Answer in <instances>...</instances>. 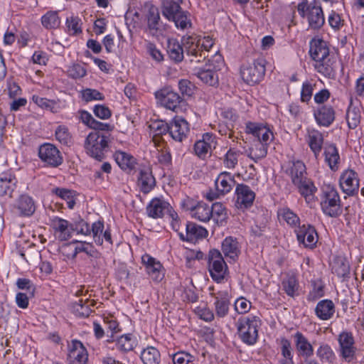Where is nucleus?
<instances>
[{
    "label": "nucleus",
    "instance_id": "obj_1",
    "mask_svg": "<svg viewBox=\"0 0 364 364\" xmlns=\"http://www.w3.org/2000/svg\"><path fill=\"white\" fill-rule=\"evenodd\" d=\"M182 0H166L161 6L162 15L170 21H173L177 28L185 30L191 28L192 23L190 14L181 7Z\"/></svg>",
    "mask_w": 364,
    "mask_h": 364
},
{
    "label": "nucleus",
    "instance_id": "obj_2",
    "mask_svg": "<svg viewBox=\"0 0 364 364\" xmlns=\"http://www.w3.org/2000/svg\"><path fill=\"white\" fill-rule=\"evenodd\" d=\"M261 320L257 316H240L235 323L237 333L242 343L247 346L255 345L258 339V328Z\"/></svg>",
    "mask_w": 364,
    "mask_h": 364
},
{
    "label": "nucleus",
    "instance_id": "obj_3",
    "mask_svg": "<svg viewBox=\"0 0 364 364\" xmlns=\"http://www.w3.org/2000/svg\"><path fill=\"white\" fill-rule=\"evenodd\" d=\"M157 105L166 109L178 112L182 110L186 105V101L171 87L166 86L154 92Z\"/></svg>",
    "mask_w": 364,
    "mask_h": 364
},
{
    "label": "nucleus",
    "instance_id": "obj_4",
    "mask_svg": "<svg viewBox=\"0 0 364 364\" xmlns=\"http://www.w3.org/2000/svg\"><path fill=\"white\" fill-rule=\"evenodd\" d=\"M208 267L211 278L217 283L228 280V267L221 252L216 250H210L208 255Z\"/></svg>",
    "mask_w": 364,
    "mask_h": 364
},
{
    "label": "nucleus",
    "instance_id": "obj_5",
    "mask_svg": "<svg viewBox=\"0 0 364 364\" xmlns=\"http://www.w3.org/2000/svg\"><path fill=\"white\" fill-rule=\"evenodd\" d=\"M183 42L186 55L190 57V61L195 63L205 60L208 58L206 53L213 44L210 39L203 40L200 43V40H197L196 38L192 36L184 38Z\"/></svg>",
    "mask_w": 364,
    "mask_h": 364
},
{
    "label": "nucleus",
    "instance_id": "obj_6",
    "mask_svg": "<svg viewBox=\"0 0 364 364\" xmlns=\"http://www.w3.org/2000/svg\"><path fill=\"white\" fill-rule=\"evenodd\" d=\"M108 148V136L99 132H92L86 137L85 149L91 157L101 161Z\"/></svg>",
    "mask_w": 364,
    "mask_h": 364
},
{
    "label": "nucleus",
    "instance_id": "obj_7",
    "mask_svg": "<svg viewBox=\"0 0 364 364\" xmlns=\"http://www.w3.org/2000/svg\"><path fill=\"white\" fill-rule=\"evenodd\" d=\"M265 65L266 60L263 58H258L251 63L242 65L240 75L244 82L253 85L262 81L266 72Z\"/></svg>",
    "mask_w": 364,
    "mask_h": 364
},
{
    "label": "nucleus",
    "instance_id": "obj_8",
    "mask_svg": "<svg viewBox=\"0 0 364 364\" xmlns=\"http://www.w3.org/2000/svg\"><path fill=\"white\" fill-rule=\"evenodd\" d=\"M337 340L339 354L342 359L347 363H351L355 360L357 348L353 333L347 331H342Z\"/></svg>",
    "mask_w": 364,
    "mask_h": 364
},
{
    "label": "nucleus",
    "instance_id": "obj_9",
    "mask_svg": "<svg viewBox=\"0 0 364 364\" xmlns=\"http://www.w3.org/2000/svg\"><path fill=\"white\" fill-rule=\"evenodd\" d=\"M181 205L186 210L190 212L193 218L200 221L208 222L211 219L210 206L203 201L196 203L188 198L182 202Z\"/></svg>",
    "mask_w": 364,
    "mask_h": 364
},
{
    "label": "nucleus",
    "instance_id": "obj_10",
    "mask_svg": "<svg viewBox=\"0 0 364 364\" xmlns=\"http://www.w3.org/2000/svg\"><path fill=\"white\" fill-rule=\"evenodd\" d=\"M38 156L46 166L53 168L62 164L63 161L58 148L50 143H45L39 146Z\"/></svg>",
    "mask_w": 364,
    "mask_h": 364
},
{
    "label": "nucleus",
    "instance_id": "obj_11",
    "mask_svg": "<svg viewBox=\"0 0 364 364\" xmlns=\"http://www.w3.org/2000/svg\"><path fill=\"white\" fill-rule=\"evenodd\" d=\"M141 263L152 281L159 283L164 279L166 270L159 260L146 253L141 256Z\"/></svg>",
    "mask_w": 364,
    "mask_h": 364
},
{
    "label": "nucleus",
    "instance_id": "obj_12",
    "mask_svg": "<svg viewBox=\"0 0 364 364\" xmlns=\"http://www.w3.org/2000/svg\"><path fill=\"white\" fill-rule=\"evenodd\" d=\"M235 196V207L243 211L251 208L255 199V193L243 183L237 184Z\"/></svg>",
    "mask_w": 364,
    "mask_h": 364
},
{
    "label": "nucleus",
    "instance_id": "obj_13",
    "mask_svg": "<svg viewBox=\"0 0 364 364\" xmlns=\"http://www.w3.org/2000/svg\"><path fill=\"white\" fill-rule=\"evenodd\" d=\"M321 205L326 215L338 216L341 213V200L338 192L333 188L326 192L324 200H322Z\"/></svg>",
    "mask_w": 364,
    "mask_h": 364
},
{
    "label": "nucleus",
    "instance_id": "obj_14",
    "mask_svg": "<svg viewBox=\"0 0 364 364\" xmlns=\"http://www.w3.org/2000/svg\"><path fill=\"white\" fill-rule=\"evenodd\" d=\"M340 186L343 192L348 196H354L358 193L359 179L358 173L348 169L342 173L339 179Z\"/></svg>",
    "mask_w": 364,
    "mask_h": 364
},
{
    "label": "nucleus",
    "instance_id": "obj_15",
    "mask_svg": "<svg viewBox=\"0 0 364 364\" xmlns=\"http://www.w3.org/2000/svg\"><path fill=\"white\" fill-rule=\"evenodd\" d=\"M296 238L300 244L305 247L313 249L318 242V234L314 226L303 225L295 229Z\"/></svg>",
    "mask_w": 364,
    "mask_h": 364
},
{
    "label": "nucleus",
    "instance_id": "obj_16",
    "mask_svg": "<svg viewBox=\"0 0 364 364\" xmlns=\"http://www.w3.org/2000/svg\"><path fill=\"white\" fill-rule=\"evenodd\" d=\"M292 338L298 355L306 360H310L314 354V348L308 338L299 331L292 335Z\"/></svg>",
    "mask_w": 364,
    "mask_h": 364
},
{
    "label": "nucleus",
    "instance_id": "obj_17",
    "mask_svg": "<svg viewBox=\"0 0 364 364\" xmlns=\"http://www.w3.org/2000/svg\"><path fill=\"white\" fill-rule=\"evenodd\" d=\"M190 131L188 122L182 117H175L169 123V136L176 141L181 142Z\"/></svg>",
    "mask_w": 364,
    "mask_h": 364
},
{
    "label": "nucleus",
    "instance_id": "obj_18",
    "mask_svg": "<svg viewBox=\"0 0 364 364\" xmlns=\"http://www.w3.org/2000/svg\"><path fill=\"white\" fill-rule=\"evenodd\" d=\"M69 364H87L88 353L82 342L73 340L69 345V353L68 356Z\"/></svg>",
    "mask_w": 364,
    "mask_h": 364
},
{
    "label": "nucleus",
    "instance_id": "obj_19",
    "mask_svg": "<svg viewBox=\"0 0 364 364\" xmlns=\"http://www.w3.org/2000/svg\"><path fill=\"white\" fill-rule=\"evenodd\" d=\"M246 129L247 133L252 134L258 139V143L268 146L274 139L272 130L262 124L248 122L246 124Z\"/></svg>",
    "mask_w": 364,
    "mask_h": 364
},
{
    "label": "nucleus",
    "instance_id": "obj_20",
    "mask_svg": "<svg viewBox=\"0 0 364 364\" xmlns=\"http://www.w3.org/2000/svg\"><path fill=\"white\" fill-rule=\"evenodd\" d=\"M178 235L183 241L196 242L205 238L208 236V230L195 223L188 222L186 224V234L178 232Z\"/></svg>",
    "mask_w": 364,
    "mask_h": 364
},
{
    "label": "nucleus",
    "instance_id": "obj_21",
    "mask_svg": "<svg viewBox=\"0 0 364 364\" xmlns=\"http://www.w3.org/2000/svg\"><path fill=\"white\" fill-rule=\"evenodd\" d=\"M50 226L58 234V238L60 241H66L71 238V222L59 217H53L50 219Z\"/></svg>",
    "mask_w": 364,
    "mask_h": 364
},
{
    "label": "nucleus",
    "instance_id": "obj_22",
    "mask_svg": "<svg viewBox=\"0 0 364 364\" xmlns=\"http://www.w3.org/2000/svg\"><path fill=\"white\" fill-rule=\"evenodd\" d=\"M215 136L213 134L205 133L203 135L202 139L198 140L194 144V152L200 159H204L213 146L215 145Z\"/></svg>",
    "mask_w": 364,
    "mask_h": 364
},
{
    "label": "nucleus",
    "instance_id": "obj_23",
    "mask_svg": "<svg viewBox=\"0 0 364 364\" xmlns=\"http://www.w3.org/2000/svg\"><path fill=\"white\" fill-rule=\"evenodd\" d=\"M14 209L21 216H31L36 211L35 201L30 196L23 194L17 199Z\"/></svg>",
    "mask_w": 364,
    "mask_h": 364
},
{
    "label": "nucleus",
    "instance_id": "obj_24",
    "mask_svg": "<svg viewBox=\"0 0 364 364\" xmlns=\"http://www.w3.org/2000/svg\"><path fill=\"white\" fill-rule=\"evenodd\" d=\"M314 116L318 125L328 127L335 119V110L331 105H322L314 110Z\"/></svg>",
    "mask_w": 364,
    "mask_h": 364
},
{
    "label": "nucleus",
    "instance_id": "obj_25",
    "mask_svg": "<svg viewBox=\"0 0 364 364\" xmlns=\"http://www.w3.org/2000/svg\"><path fill=\"white\" fill-rule=\"evenodd\" d=\"M17 179L11 172H4L0 174V196L12 197L16 188Z\"/></svg>",
    "mask_w": 364,
    "mask_h": 364
},
{
    "label": "nucleus",
    "instance_id": "obj_26",
    "mask_svg": "<svg viewBox=\"0 0 364 364\" xmlns=\"http://www.w3.org/2000/svg\"><path fill=\"white\" fill-rule=\"evenodd\" d=\"M309 54L315 62L330 55L326 42L322 39L313 38L310 41Z\"/></svg>",
    "mask_w": 364,
    "mask_h": 364
},
{
    "label": "nucleus",
    "instance_id": "obj_27",
    "mask_svg": "<svg viewBox=\"0 0 364 364\" xmlns=\"http://www.w3.org/2000/svg\"><path fill=\"white\" fill-rule=\"evenodd\" d=\"M170 204L158 198H153L146 207V212L150 218L156 219L163 218L166 210H169Z\"/></svg>",
    "mask_w": 364,
    "mask_h": 364
},
{
    "label": "nucleus",
    "instance_id": "obj_28",
    "mask_svg": "<svg viewBox=\"0 0 364 364\" xmlns=\"http://www.w3.org/2000/svg\"><path fill=\"white\" fill-rule=\"evenodd\" d=\"M186 38L183 37L182 40ZM186 52V48L183 45V41H181V43H179L176 39L171 38L168 39L167 42V53L168 55L169 58L175 62L176 63H178L182 62L184 58V53Z\"/></svg>",
    "mask_w": 364,
    "mask_h": 364
},
{
    "label": "nucleus",
    "instance_id": "obj_29",
    "mask_svg": "<svg viewBox=\"0 0 364 364\" xmlns=\"http://www.w3.org/2000/svg\"><path fill=\"white\" fill-rule=\"evenodd\" d=\"M95 304L96 301L93 299L81 298L72 304L71 310L76 316L86 318L92 312L91 307Z\"/></svg>",
    "mask_w": 364,
    "mask_h": 364
},
{
    "label": "nucleus",
    "instance_id": "obj_30",
    "mask_svg": "<svg viewBox=\"0 0 364 364\" xmlns=\"http://www.w3.org/2000/svg\"><path fill=\"white\" fill-rule=\"evenodd\" d=\"M138 186L144 193H149L155 186V178L152 175L150 168L145 167L140 169L138 181Z\"/></svg>",
    "mask_w": 364,
    "mask_h": 364
},
{
    "label": "nucleus",
    "instance_id": "obj_31",
    "mask_svg": "<svg viewBox=\"0 0 364 364\" xmlns=\"http://www.w3.org/2000/svg\"><path fill=\"white\" fill-rule=\"evenodd\" d=\"M222 251L229 262H235L240 253L238 242L232 237H226L222 242Z\"/></svg>",
    "mask_w": 364,
    "mask_h": 364
},
{
    "label": "nucleus",
    "instance_id": "obj_32",
    "mask_svg": "<svg viewBox=\"0 0 364 364\" xmlns=\"http://www.w3.org/2000/svg\"><path fill=\"white\" fill-rule=\"evenodd\" d=\"M335 309V305L331 300L323 299L317 303L314 312L320 320L327 321L333 316Z\"/></svg>",
    "mask_w": 364,
    "mask_h": 364
},
{
    "label": "nucleus",
    "instance_id": "obj_33",
    "mask_svg": "<svg viewBox=\"0 0 364 364\" xmlns=\"http://www.w3.org/2000/svg\"><path fill=\"white\" fill-rule=\"evenodd\" d=\"M234 176L228 172L220 173L215 180L217 191L222 195L229 193L235 185Z\"/></svg>",
    "mask_w": 364,
    "mask_h": 364
},
{
    "label": "nucleus",
    "instance_id": "obj_34",
    "mask_svg": "<svg viewBox=\"0 0 364 364\" xmlns=\"http://www.w3.org/2000/svg\"><path fill=\"white\" fill-rule=\"evenodd\" d=\"M314 68L325 77L331 79L336 77V61L330 55L315 62Z\"/></svg>",
    "mask_w": 364,
    "mask_h": 364
},
{
    "label": "nucleus",
    "instance_id": "obj_35",
    "mask_svg": "<svg viewBox=\"0 0 364 364\" xmlns=\"http://www.w3.org/2000/svg\"><path fill=\"white\" fill-rule=\"evenodd\" d=\"M306 141L316 158H318L323 144V136L319 131L308 129Z\"/></svg>",
    "mask_w": 364,
    "mask_h": 364
},
{
    "label": "nucleus",
    "instance_id": "obj_36",
    "mask_svg": "<svg viewBox=\"0 0 364 364\" xmlns=\"http://www.w3.org/2000/svg\"><path fill=\"white\" fill-rule=\"evenodd\" d=\"M316 355L322 364H333L336 355L332 347L327 343L322 342L316 350Z\"/></svg>",
    "mask_w": 364,
    "mask_h": 364
},
{
    "label": "nucleus",
    "instance_id": "obj_37",
    "mask_svg": "<svg viewBox=\"0 0 364 364\" xmlns=\"http://www.w3.org/2000/svg\"><path fill=\"white\" fill-rule=\"evenodd\" d=\"M306 201L311 200L317 188L308 177L294 184Z\"/></svg>",
    "mask_w": 364,
    "mask_h": 364
},
{
    "label": "nucleus",
    "instance_id": "obj_38",
    "mask_svg": "<svg viewBox=\"0 0 364 364\" xmlns=\"http://www.w3.org/2000/svg\"><path fill=\"white\" fill-rule=\"evenodd\" d=\"M307 17L309 26L313 29H318L324 24V16L321 6H312Z\"/></svg>",
    "mask_w": 364,
    "mask_h": 364
},
{
    "label": "nucleus",
    "instance_id": "obj_39",
    "mask_svg": "<svg viewBox=\"0 0 364 364\" xmlns=\"http://www.w3.org/2000/svg\"><path fill=\"white\" fill-rule=\"evenodd\" d=\"M115 161L119 166L124 171H132L135 168L136 159L130 154L118 151L114 154Z\"/></svg>",
    "mask_w": 364,
    "mask_h": 364
},
{
    "label": "nucleus",
    "instance_id": "obj_40",
    "mask_svg": "<svg viewBox=\"0 0 364 364\" xmlns=\"http://www.w3.org/2000/svg\"><path fill=\"white\" fill-rule=\"evenodd\" d=\"M280 352L282 356L281 364H294L293 361L294 349L291 343L285 337L279 339Z\"/></svg>",
    "mask_w": 364,
    "mask_h": 364
},
{
    "label": "nucleus",
    "instance_id": "obj_41",
    "mask_svg": "<svg viewBox=\"0 0 364 364\" xmlns=\"http://www.w3.org/2000/svg\"><path fill=\"white\" fill-rule=\"evenodd\" d=\"M325 161L332 171H336L338 168L340 156L335 144H331L325 147Z\"/></svg>",
    "mask_w": 364,
    "mask_h": 364
},
{
    "label": "nucleus",
    "instance_id": "obj_42",
    "mask_svg": "<svg viewBox=\"0 0 364 364\" xmlns=\"http://www.w3.org/2000/svg\"><path fill=\"white\" fill-rule=\"evenodd\" d=\"M146 18L147 20V26L150 32L153 35L156 34L159 28V22L161 20L159 9L154 5H151L149 7Z\"/></svg>",
    "mask_w": 364,
    "mask_h": 364
},
{
    "label": "nucleus",
    "instance_id": "obj_43",
    "mask_svg": "<svg viewBox=\"0 0 364 364\" xmlns=\"http://www.w3.org/2000/svg\"><path fill=\"white\" fill-rule=\"evenodd\" d=\"M289 174L293 184L307 178L305 164L299 160L294 161L289 170Z\"/></svg>",
    "mask_w": 364,
    "mask_h": 364
},
{
    "label": "nucleus",
    "instance_id": "obj_44",
    "mask_svg": "<svg viewBox=\"0 0 364 364\" xmlns=\"http://www.w3.org/2000/svg\"><path fill=\"white\" fill-rule=\"evenodd\" d=\"M282 285L283 290L289 296L294 298L298 295L299 284L295 275L287 274L283 279Z\"/></svg>",
    "mask_w": 364,
    "mask_h": 364
},
{
    "label": "nucleus",
    "instance_id": "obj_45",
    "mask_svg": "<svg viewBox=\"0 0 364 364\" xmlns=\"http://www.w3.org/2000/svg\"><path fill=\"white\" fill-rule=\"evenodd\" d=\"M51 192L57 197L66 201L70 209H73L75 205L76 192L75 191L65 188H54L51 190Z\"/></svg>",
    "mask_w": 364,
    "mask_h": 364
},
{
    "label": "nucleus",
    "instance_id": "obj_46",
    "mask_svg": "<svg viewBox=\"0 0 364 364\" xmlns=\"http://www.w3.org/2000/svg\"><path fill=\"white\" fill-rule=\"evenodd\" d=\"M196 75L204 83L210 86L218 85V75L217 72L210 68H200Z\"/></svg>",
    "mask_w": 364,
    "mask_h": 364
},
{
    "label": "nucleus",
    "instance_id": "obj_47",
    "mask_svg": "<svg viewBox=\"0 0 364 364\" xmlns=\"http://www.w3.org/2000/svg\"><path fill=\"white\" fill-rule=\"evenodd\" d=\"M311 289L306 295V300L309 302H314L324 296L325 285L321 279L311 280Z\"/></svg>",
    "mask_w": 364,
    "mask_h": 364
},
{
    "label": "nucleus",
    "instance_id": "obj_48",
    "mask_svg": "<svg viewBox=\"0 0 364 364\" xmlns=\"http://www.w3.org/2000/svg\"><path fill=\"white\" fill-rule=\"evenodd\" d=\"M149 128L154 134L153 140L156 144L160 141L163 135L169 134V123L162 120L153 122L149 125Z\"/></svg>",
    "mask_w": 364,
    "mask_h": 364
},
{
    "label": "nucleus",
    "instance_id": "obj_49",
    "mask_svg": "<svg viewBox=\"0 0 364 364\" xmlns=\"http://www.w3.org/2000/svg\"><path fill=\"white\" fill-rule=\"evenodd\" d=\"M136 343V340L132 334H124L117 339L116 348L121 351L127 352L132 350Z\"/></svg>",
    "mask_w": 364,
    "mask_h": 364
},
{
    "label": "nucleus",
    "instance_id": "obj_50",
    "mask_svg": "<svg viewBox=\"0 0 364 364\" xmlns=\"http://www.w3.org/2000/svg\"><path fill=\"white\" fill-rule=\"evenodd\" d=\"M278 216L282 218L291 228H296V229L300 226V219L299 216L289 208L279 209Z\"/></svg>",
    "mask_w": 364,
    "mask_h": 364
},
{
    "label": "nucleus",
    "instance_id": "obj_51",
    "mask_svg": "<svg viewBox=\"0 0 364 364\" xmlns=\"http://www.w3.org/2000/svg\"><path fill=\"white\" fill-rule=\"evenodd\" d=\"M141 359L144 364H159L160 353L154 347H148L141 352Z\"/></svg>",
    "mask_w": 364,
    "mask_h": 364
},
{
    "label": "nucleus",
    "instance_id": "obj_52",
    "mask_svg": "<svg viewBox=\"0 0 364 364\" xmlns=\"http://www.w3.org/2000/svg\"><path fill=\"white\" fill-rule=\"evenodd\" d=\"M210 212L211 218L218 225H221L228 218L226 209L220 203H215L210 205Z\"/></svg>",
    "mask_w": 364,
    "mask_h": 364
},
{
    "label": "nucleus",
    "instance_id": "obj_53",
    "mask_svg": "<svg viewBox=\"0 0 364 364\" xmlns=\"http://www.w3.org/2000/svg\"><path fill=\"white\" fill-rule=\"evenodd\" d=\"M41 23L46 29H55L60 24V20L56 11H48L41 18Z\"/></svg>",
    "mask_w": 364,
    "mask_h": 364
},
{
    "label": "nucleus",
    "instance_id": "obj_54",
    "mask_svg": "<svg viewBox=\"0 0 364 364\" xmlns=\"http://www.w3.org/2000/svg\"><path fill=\"white\" fill-rule=\"evenodd\" d=\"M70 228L71 232H75L77 234H81L86 236L91 235L89 224L80 216L72 220Z\"/></svg>",
    "mask_w": 364,
    "mask_h": 364
},
{
    "label": "nucleus",
    "instance_id": "obj_55",
    "mask_svg": "<svg viewBox=\"0 0 364 364\" xmlns=\"http://www.w3.org/2000/svg\"><path fill=\"white\" fill-rule=\"evenodd\" d=\"M241 154L240 151L235 148H230L224 156V166L229 169L235 168L238 163V158Z\"/></svg>",
    "mask_w": 364,
    "mask_h": 364
},
{
    "label": "nucleus",
    "instance_id": "obj_56",
    "mask_svg": "<svg viewBox=\"0 0 364 364\" xmlns=\"http://www.w3.org/2000/svg\"><path fill=\"white\" fill-rule=\"evenodd\" d=\"M214 302L215 314L218 317H225L229 311L230 301L227 297L215 296Z\"/></svg>",
    "mask_w": 364,
    "mask_h": 364
},
{
    "label": "nucleus",
    "instance_id": "obj_57",
    "mask_svg": "<svg viewBox=\"0 0 364 364\" xmlns=\"http://www.w3.org/2000/svg\"><path fill=\"white\" fill-rule=\"evenodd\" d=\"M346 121L350 129H355L360 122V112L358 108L350 106L346 112Z\"/></svg>",
    "mask_w": 364,
    "mask_h": 364
},
{
    "label": "nucleus",
    "instance_id": "obj_58",
    "mask_svg": "<svg viewBox=\"0 0 364 364\" xmlns=\"http://www.w3.org/2000/svg\"><path fill=\"white\" fill-rule=\"evenodd\" d=\"M267 154V146L261 143H257L252 146L249 151L248 157L255 162L264 158Z\"/></svg>",
    "mask_w": 364,
    "mask_h": 364
},
{
    "label": "nucleus",
    "instance_id": "obj_59",
    "mask_svg": "<svg viewBox=\"0 0 364 364\" xmlns=\"http://www.w3.org/2000/svg\"><path fill=\"white\" fill-rule=\"evenodd\" d=\"M104 222L102 220L93 223L90 228L91 235H92L95 242L98 245H102L103 243L102 235L104 232Z\"/></svg>",
    "mask_w": 364,
    "mask_h": 364
},
{
    "label": "nucleus",
    "instance_id": "obj_60",
    "mask_svg": "<svg viewBox=\"0 0 364 364\" xmlns=\"http://www.w3.org/2000/svg\"><path fill=\"white\" fill-rule=\"evenodd\" d=\"M75 242L77 243V245L75 247V256L80 252H85L87 255H90L91 257H97L98 252L94 248V247L90 243L77 241H76Z\"/></svg>",
    "mask_w": 364,
    "mask_h": 364
},
{
    "label": "nucleus",
    "instance_id": "obj_61",
    "mask_svg": "<svg viewBox=\"0 0 364 364\" xmlns=\"http://www.w3.org/2000/svg\"><path fill=\"white\" fill-rule=\"evenodd\" d=\"M66 26L68 32L72 35H76L82 32V21L78 16H71L68 18L66 21Z\"/></svg>",
    "mask_w": 364,
    "mask_h": 364
},
{
    "label": "nucleus",
    "instance_id": "obj_62",
    "mask_svg": "<svg viewBox=\"0 0 364 364\" xmlns=\"http://www.w3.org/2000/svg\"><path fill=\"white\" fill-rule=\"evenodd\" d=\"M173 364H188L195 361V357L185 351H178L172 355Z\"/></svg>",
    "mask_w": 364,
    "mask_h": 364
},
{
    "label": "nucleus",
    "instance_id": "obj_63",
    "mask_svg": "<svg viewBox=\"0 0 364 364\" xmlns=\"http://www.w3.org/2000/svg\"><path fill=\"white\" fill-rule=\"evenodd\" d=\"M56 139L63 144H68L70 141V134L68 127L64 125H60L55 130Z\"/></svg>",
    "mask_w": 364,
    "mask_h": 364
},
{
    "label": "nucleus",
    "instance_id": "obj_64",
    "mask_svg": "<svg viewBox=\"0 0 364 364\" xmlns=\"http://www.w3.org/2000/svg\"><path fill=\"white\" fill-rule=\"evenodd\" d=\"M195 85L189 80L182 79L178 81V88L182 94V97H191L193 95Z\"/></svg>",
    "mask_w": 364,
    "mask_h": 364
}]
</instances>
